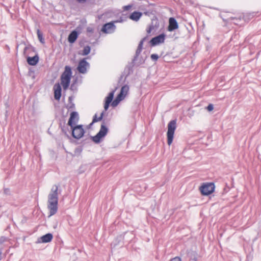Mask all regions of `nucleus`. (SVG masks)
I'll list each match as a JSON object with an SVG mask.
<instances>
[{
    "mask_svg": "<svg viewBox=\"0 0 261 261\" xmlns=\"http://www.w3.org/2000/svg\"><path fill=\"white\" fill-rule=\"evenodd\" d=\"M2 249L1 248H0V260L2 258Z\"/></svg>",
    "mask_w": 261,
    "mask_h": 261,
    "instance_id": "nucleus-47",
    "label": "nucleus"
},
{
    "mask_svg": "<svg viewBox=\"0 0 261 261\" xmlns=\"http://www.w3.org/2000/svg\"><path fill=\"white\" fill-rule=\"evenodd\" d=\"M80 33L76 30L72 31L68 37V41L70 44L74 43L77 40Z\"/></svg>",
    "mask_w": 261,
    "mask_h": 261,
    "instance_id": "nucleus-15",
    "label": "nucleus"
},
{
    "mask_svg": "<svg viewBox=\"0 0 261 261\" xmlns=\"http://www.w3.org/2000/svg\"><path fill=\"white\" fill-rule=\"evenodd\" d=\"M61 84L62 85L63 89L66 90L69 87L70 85V83H61Z\"/></svg>",
    "mask_w": 261,
    "mask_h": 261,
    "instance_id": "nucleus-35",
    "label": "nucleus"
},
{
    "mask_svg": "<svg viewBox=\"0 0 261 261\" xmlns=\"http://www.w3.org/2000/svg\"><path fill=\"white\" fill-rule=\"evenodd\" d=\"M54 98L57 100H60L62 96V87L59 83H56L53 87Z\"/></svg>",
    "mask_w": 261,
    "mask_h": 261,
    "instance_id": "nucleus-12",
    "label": "nucleus"
},
{
    "mask_svg": "<svg viewBox=\"0 0 261 261\" xmlns=\"http://www.w3.org/2000/svg\"><path fill=\"white\" fill-rule=\"evenodd\" d=\"M74 96H70L68 97V103L66 106V108L68 111H71L75 109V104L73 102Z\"/></svg>",
    "mask_w": 261,
    "mask_h": 261,
    "instance_id": "nucleus-24",
    "label": "nucleus"
},
{
    "mask_svg": "<svg viewBox=\"0 0 261 261\" xmlns=\"http://www.w3.org/2000/svg\"><path fill=\"white\" fill-rule=\"evenodd\" d=\"M136 61L134 60V58H133L132 62L130 63H129L128 64V65L126 66V67L124 69L123 74L120 76V77L119 79V80L118 82L119 85H121V80H122L124 76H125V77H124V79L123 81V83L125 82L126 77L133 72V71H134L133 68L135 65Z\"/></svg>",
    "mask_w": 261,
    "mask_h": 261,
    "instance_id": "nucleus-6",
    "label": "nucleus"
},
{
    "mask_svg": "<svg viewBox=\"0 0 261 261\" xmlns=\"http://www.w3.org/2000/svg\"><path fill=\"white\" fill-rule=\"evenodd\" d=\"M72 136L76 139H81L84 135L85 131L82 124L74 125L70 127Z\"/></svg>",
    "mask_w": 261,
    "mask_h": 261,
    "instance_id": "nucleus-5",
    "label": "nucleus"
},
{
    "mask_svg": "<svg viewBox=\"0 0 261 261\" xmlns=\"http://www.w3.org/2000/svg\"><path fill=\"white\" fill-rule=\"evenodd\" d=\"M101 121L99 117H97V114H95L93 117V123H96L97 122Z\"/></svg>",
    "mask_w": 261,
    "mask_h": 261,
    "instance_id": "nucleus-34",
    "label": "nucleus"
},
{
    "mask_svg": "<svg viewBox=\"0 0 261 261\" xmlns=\"http://www.w3.org/2000/svg\"><path fill=\"white\" fill-rule=\"evenodd\" d=\"M244 18V16L240 15L238 16L230 17L227 19L226 21H232L234 24L238 25L239 22Z\"/></svg>",
    "mask_w": 261,
    "mask_h": 261,
    "instance_id": "nucleus-21",
    "label": "nucleus"
},
{
    "mask_svg": "<svg viewBox=\"0 0 261 261\" xmlns=\"http://www.w3.org/2000/svg\"><path fill=\"white\" fill-rule=\"evenodd\" d=\"M89 66L90 64L86 61V58H83L80 61L77 69L80 73L84 74L87 72V67Z\"/></svg>",
    "mask_w": 261,
    "mask_h": 261,
    "instance_id": "nucleus-8",
    "label": "nucleus"
},
{
    "mask_svg": "<svg viewBox=\"0 0 261 261\" xmlns=\"http://www.w3.org/2000/svg\"><path fill=\"white\" fill-rule=\"evenodd\" d=\"M176 128V120L174 119L169 122L168 124V131L167 133V143L170 145L173 142L174 132Z\"/></svg>",
    "mask_w": 261,
    "mask_h": 261,
    "instance_id": "nucleus-3",
    "label": "nucleus"
},
{
    "mask_svg": "<svg viewBox=\"0 0 261 261\" xmlns=\"http://www.w3.org/2000/svg\"><path fill=\"white\" fill-rule=\"evenodd\" d=\"M4 193L5 194L9 195L10 194V189L9 188H4Z\"/></svg>",
    "mask_w": 261,
    "mask_h": 261,
    "instance_id": "nucleus-40",
    "label": "nucleus"
},
{
    "mask_svg": "<svg viewBox=\"0 0 261 261\" xmlns=\"http://www.w3.org/2000/svg\"><path fill=\"white\" fill-rule=\"evenodd\" d=\"M37 34L38 38L39 40V41L42 43L44 44L45 43V40L43 38V33L40 31L39 29H38L37 31Z\"/></svg>",
    "mask_w": 261,
    "mask_h": 261,
    "instance_id": "nucleus-28",
    "label": "nucleus"
},
{
    "mask_svg": "<svg viewBox=\"0 0 261 261\" xmlns=\"http://www.w3.org/2000/svg\"><path fill=\"white\" fill-rule=\"evenodd\" d=\"M105 113V111H103L99 117L102 121L100 130L95 136H90L91 139L96 144L100 143L102 141L103 139L106 136L109 132L108 127L106 126V123L109 121L107 120L106 121L105 119H103Z\"/></svg>",
    "mask_w": 261,
    "mask_h": 261,
    "instance_id": "nucleus-2",
    "label": "nucleus"
},
{
    "mask_svg": "<svg viewBox=\"0 0 261 261\" xmlns=\"http://www.w3.org/2000/svg\"><path fill=\"white\" fill-rule=\"evenodd\" d=\"M147 58V56H145L144 57L142 56L140 57V58L138 60V62L137 63V65L140 66V65L144 64Z\"/></svg>",
    "mask_w": 261,
    "mask_h": 261,
    "instance_id": "nucleus-30",
    "label": "nucleus"
},
{
    "mask_svg": "<svg viewBox=\"0 0 261 261\" xmlns=\"http://www.w3.org/2000/svg\"><path fill=\"white\" fill-rule=\"evenodd\" d=\"M71 78L68 76H65L63 75L61 76V83H70Z\"/></svg>",
    "mask_w": 261,
    "mask_h": 261,
    "instance_id": "nucleus-31",
    "label": "nucleus"
},
{
    "mask_svg": "<svg viewBox=\"0 0 261 261\" xmlns=\"http://www.w3.org/2000/svg\"><path fill=\"white\" fill-rule=\"evenodd\" d=\"M94 123H93V121H92V122H91V123L88 125V128L91 127L93 125V124Z\"/></svg>",
    "mask_w": 261,
    "mask_h": 261,
    "instance_id": "nucleus-48",
    "label": "nucleus"
},
{
    "mask_svg": "<svg viewBox=\"0 0 261 261\" xmlns=\"http://www.w3.org/2000/svg\"><path fill=\"white\" fill-rule=\"evenodd\" d=\"M30 50L31 51H35V48L31 45H29L25 47L23 50V54L25 55L27 54V51Z\"/></svg>",
    "mask_w": 261,
    "mask_h": 261,
    "instance_id": "nucleus-29",
    "label": "nucleus"
},
{
    "mask_svg": "<svg viewBox=\"0 0 261 261\" xmlns=\"http://www.w3.org/2000/svg\"><path fill=\"white\" fill-rule=\"evenodd\" d=\"M139 10L141 11L142 13V15L144 14L147 16H150L151 15L153 14V11L152 9L148 8L147 7L141 5L139 7Z\"/></svg>",
    "mask_w": 261,
    "mask_h": 261,
    "instance_id": "nucleus-20",
    "label": "nucleus"
},
{
    "mask_svg": "<svg viewBox=\"0 0 261 261\" xmlns=\"http://www.w3.org/2000/svg\"><path fill=\"white\" fill-rule=\"evenodd\" d=\"M123 99V98L121 97V96L118 94L116 98L113 101H112V106L113 107L117 106Z\"/></svg>",
    "mask_w": 261,
    "mask_h": 261,
    "instance_id": "nucleus-27",
    "label": "nucleus"
},
{
    "mask_svg": "<svg viewBox=\"0 0 261 261\" xmlns=\"http://www.w3.org/2000/svg\"><path fill=\"white\" fill-rule=\"evenodd\" d=\"M150 58L153 61L156 62L159 58V56L158 54H153L151 55Z\"/></svg>",
    "mask_w": 261,
    "mask_h": 261,
    "instance_id": "nucleus-33",
    "label": "nucleus"
},
{
    "mask_svg": "<svg viewBox=\"0 0 261 261\" xmlns=\"http://www.w3.org/2000/svg\"><path fill=\"white\" fill-rule=\"evenodd\" d=\"M87 41L85 39H83L82 40H80L79 41V45L81 46V47H83L84 46V44L87 42Z\"/></svg>",
    "mask_w": 261,
    "mask_h": 261,
    "instance_id": "nucleus-37",
    "label": "nucleus"
},
{
    "mask_svg": "<svg viewBox=\"0 0 261 261\" xmlns=\"http://www.w3.org/2000/svg\"><path fill=\"white\" fill-rule=\"evenodd\" d=\"M206 109L209 111L211 112L214 109V105L212 103H210L206 107Z\"/></svg>",
    "mask_w": 261,
    "mask_h": 261,
    "instance_id": "nucleus-36",
    "label": "nucleus"
},
{
    "mask_svg": "<svg viewBox=\"0 0 261 261\" xmlns=\"http://www.w3.org/2000/svg\"><path fill=\"white\" fill-rule=\"evenodd\" d=\"M126 234L130 236L131 238H133L134 237V234L133 231L125 232L123 234H120L117 236L115 241L111 244V246L115 247L116 246L118 245L121 241L124 239V237Z\"/></svg>",
    "mask_w": 261,
    "mask_h": 261,
    "instance_id": "nucleus-11",
    "label": "nucleus"
},
{
    "mask_svg": "<svg viewBox=\"0 0 261 261\" xmlns=\"http://www.w3.org/2000/svg\"><path fill=\"white\" fill-rule=\"evenodd\" d=\"M29 75L32 76L33 79L35 78V71L33 70L29 69Z\"/></svg>",
    "mask_w": 261,
    "mask_h": 261,
    "instance_id": "nucleus-39",
    "label": "nucleus"
},
{
    "mask_svg": "<svg viewBox=\"0 0 261 261\" xmlns=\"http://www.w3.org/2000/svg\"><path fill=\"white\" fill-rule=\"evenodd\" d=\"M215 189V185L214 182L203 183L200 187L199 190L203 196H208L212 194Z\"/></svg>",
    "mask_w": 261,
    "mask_h": 261,
    "instance_id": "nucleus-4",
    "label": "nucleus"
},
{
    "mask_svg": "<svg viewBox=\"0 0 261 261\" xmlns=\"http://www.w3.org/2000/svg\"><path fill=\"white\" fill-rule=\"evenodd\" d=\"M8 238L5 236H2L0 237V244H2L4 242L7 241Z\"/></svg>",
    "mask_w": 261,
    "mask_h": 261,
    "instance_id": "nucleus-38",
    "label": "nucleus"
},
{
    "mask_svg": "<svg viewBox=\"0 0 261 261\" xmlns=\"http://www.w3.org/2000/svg\"><path fill=\"white\" fill-rule=\"evenodd\" d=\"M88 36H89V37H91V35H90V34H88Z\"/></svg>",
    "mask_w": 261,
    "mask_h": 261,
    "instance_id": "nucleus-51",
    "label": "nucleus"
},
{
    "mask_svg": "<svg viewBox=\"0 0 261 261\" xmlns=\"http://www.w3.org/2000/svg\"><path fill=\"white\" fill-rule=\"evenodd\" d=\"M116 25L114 21L104 24L102 27L101 31L106 34H111L115 32Z\"/></svg>",
    "mask_w": 261,
    "mask_h": 261,
    "instance_id": "nucleus-7",
    "label": "nucleus"
},
{
    "mask_svg": "<svg viewBox=\"0 0 261 261\" xmlns=\"http://www.w3.org/2000/svg\"><path fill=\"white\" fill-rule=\"evenodd\" d=\"M91 48L89 45L84 46L82 51H80L79 54L83 56H87L91 51Z\"/></svg>",
    "mask_w": 261,
    "mask_h": 261,
    "instance_id": "nucleus-25",
    "label": "nucleus"
},
{
    "mask_svg": "<svg viewBox=\"0 0 261 261\" xmlns=\"http://www.w3.org/2000/svg\"><path fill=\"white\" fill-rule=\"evenodd\" d=\"M129 90V87L127 85H123L121 88L120 93L118 94L119 95L121 96V97L124 98L127 92Z\"/></svg>",
    "mask_w": 261,
    "mask_h": 261,
    "instance_id": "nucleus-23",
    "label": "nucleus"
},
{
    "mask_svg": "<svg viewBox=\"0 0 261 261\" xmlns=\"http://www.w3.org/2000/svg\"><path fill=\"white\" fill-rule=\"evenodd\" d=\"M115 90L116 89H115V90L112 91L111 92H110L109 95L106 97L105 102L104 104V111H105V112L108 110V109L110 107V103L113 101V99L114 98V93L115 92Z\"/></svg>",
    "mask_w": 261,
    "mask_h": 261,
    "instance_id": "nucleus-13",
    "label": "nucleus"
},
{
    "mask_svg": "<svg viewBox=\"0 0 261 261\" xmlns=\"http://www.w3.org/2000/svg\"><path fill=\"white\" fill-rule=\"evenodd\" d=\"M65 135H66L68 137H69V136H68V135L66 133V132H65Z\"/></svg>",
    "mask_w": 261,
    "mask_h": 261,
    "instance_id": "nucleus-50",
    "label": "nucleus"
},
{
    "mask_svg": "<svg viewBox=\"0 0 261 261\" xmlns=\"http://www.w3.org/2000/svg\"><path fill=\"white\" fill-rule=\"evenodd\" d=\"M142 16V13L141 12L134 11L129 15V18L132 20L137 21L140 19Z\"/></svg>",
    "mask_w": 261,
    "mask_h": 261,
    "instance_id": "nucleus-22",
    "label": "nucleus"
},
{
    "mask_svg": "<svg viewBox=\"0 0 261 261\" xmlns=\"http://www.w3.org/2000/svg\"><path fill=\"white\" fill-rule=\"evenodd\" d=\"M122 21H123V20L122 19V18H120V19L119 20H117V21H116L115 22H122Z\"/></svg>",
    "mask_w": 261,
    "mask_h": 261,
    "instance_id": "nucleus-49",
    "label": "nucleus"
},
{
    "mask_svg": "<svg viewBox=\"0 0 261 261\" xmlns=\"http://www.w3.org/2000/svg\"><path fill=\"white\" fill-rule=\"evenodd\" d=\"M80 3H84L86 2L87 0H76Z\"/></svg>",
    "mask_w": 261,
    "mask_h": 261,
    "instance_id": "nucleus-46",
    "label": "nucleus"
},
{
    "mask_svg": "<svg viewBox=\"0 0 261 261\" xmlns=\"http://www.w3.org/2000/svg\"><path fill=\"white\" fill-rule=\"evenodd\" d=\"M72 73L71 68L69 66H66L65 70L61 75L71 77Z\"/></svg>",
    "mask_w": 261,
    "mask_h": 261,
    "instance_id": "nucleus-26",
    "label": "nucleus"
},
{
    "mask_svg": "<svg viewBox=\"0 0 261 261\" xmlns=\"http://www.w3.org/2000/svg\"><path fill=\"white\" fill-rule=\"evenodd\" d=\"M154 29V27L153 25H151L149 27V28L147 29L146 31L147 33H150L151 31Z\"/></svg>",
    "mask_w": 261,
    "mask_h": 261,
    "instance_id": "nucleus-41",
    "label": "nucleus"
},
{
    "mask_svg": "<svg viewBox=\"0 0 261 261\" xmlns=\"http://www.w3.org/2000/svg\"><path fill=\"white\" fill-rule=\"evenodd\" d=\"M76 80H75L71 85L70 89L73 91H77V87L76 85Z\"/></svg>",
    "mask_w": 261,
    "mask_h": 261,
    "instance_id": "nucleus-32",
    "label": "nucleus"
},
{
    "mask_svg": "<svg viewBox=\"0 0 261 261\" xmlns=\"http://www.w3.org/2000/svg\"><path fill=\"white\" fill-rule=\"evenodd\" d=\"M53 239V236L51 233H48L38 238V243H47L50 242Z\"/></svg>",
    "mask_w": 261,
    "mask_h": 261,
    "instance_id": "nucleus-16",
    "label": "nucleus"
},
{
    "mask_svg": "<svg viewBox=\"0 0 261 261\" xmlns=\"http://www.w3.org/2000/svg\"><path fill=\"white\" fill-rule=\"evenodd\" d=\"M146 37H144L143 38H142V39L140 41L139 45L138 46L137 49L136 51L135 55L134 57V61L138 60V58L142 50L143 43L146 40Z\"/></svg>",
    "mask_w": 261,
    "mask_h": 261,
    "instance_id": "nucleus-17",
    "label": "nucleus"
},
{
    "mask_svg": "<svg viewBox=\"0 0 261 261\" xmlns=\"http://www.w3.org/2000/svg\"><path fill=\"white\" fill-rule=\"evenodd\" d=\"M166 35L162 33L155 37H153L150 41L151 46H154L160 43H164L165 40Z\"/></svg>",
    "mask_w": 261,
    "mask_h": 261,
    "instance_id": "nucleus-9",
    "label": "nucleus"
},
{
    "mask_svg": "<svg viewBox=\"0 0 261 261\" xmlns=\"http://www.w3.org/2000/svg\"><path fill=\"white\" fill-rule=\"evenodd\" d=\"M146 37H144L143 38H142V39L140 41L139 45L138 46L137 49L136 51L135 55L134 57V61L138 60V58L142 50L143 43L146 40Z\"/></svg>",
    "mask_w": 261,
    "mask_h": 261,
    "instance_id": "nucleus-18",
    "label": "nucleus"
},
{
    "mask_svg": "<svg viewBox=\"0 0 261 261\" xmlns=\"http://www.w3.org/2000/svg\"><path fill=\"white\" fill-rule=\"evenodd\" d=\"M39 60V57L37 54L33 57L28 56L27 57V61L30 65L35 66L38 64Z\"/></svg>",
    "mask_w": 261,
    "mask_h": 261,
    "instance_id": "nucleus-19",
    "label": "nucleus"
},
{
    "mask_svg": "<svg viewBox=\"0 0 261 261\" xmlns=\"http://www.w3.org/2000/svg\"><path fill=\"white\" fill-rule=\"evenodd\" d=\"M58 190L59 186L54 185L48 195L47 208L49 211V216L55 215L58 211Z\"/></svg>",
    "mask_w": 261,
    "mask_h": 261,
    "instance_id": "nucleus-1",
    "label": "nucleus"
},
{
    "mask_svg": "<svg viewBox=\"0 0 261 261\" xmlns=\"http://www.w3.org/2000/svg\"><path fill=\"white\" fill-rule=\"evenodd\" d=\"M87 32L88 33H92L94 32V29L91 27H87Z\"/></svg>",
    "mask_w": 261,
    "mask_h": 261,
    "instance_id": "nucleus-42",
    "label": "nucleus"
},
{
    "mask_svg": "<svg viewBox=\"0 0 261 261\" xmlns=\"http://www.w3.org/2000/svg\"><path fill=\"white\" fill-rule=\"evenodd\" d=\"M178 24L176 19L174 17H170L169 19V25L167 30L169 32H172L178 28Z\"/></svg>",
    "mask_w": 261,
    "mask_h": 261,
    "instance_id": "nucleus-14",
    "label": "nucleus"
},
{
    "mask_svg": "<svg viewBox=\"0 0 261 261\" xmlns=\"http://www.w3.org/2000/svg\"><path fill=\"white\" fill-rule=\"evenodd\" d=\"M170 261H181L180 257L178 256H176L170 259Z\"/></svg>",
    "mask_w": 261,
    "mask_h": 261,
    "instance_id": "nucleus-43",
    "label": "nucleus"
},
{
    "mask_svg": "<svg viewBox=\"0 0 261 261\" xmlns=\"http://www.w3.org/2000/svg\"><path fill=\"white\" fill-rule=\"evenodd\" d=\"M130 8H131V6H130V5H127V6H125L124 7V8H124V9L125 10H129Z\"/></svg>",
    "mask_w": 261,
    "mask_h": 261,
    "instance_id": "nucleus-45",
    "label": "nucleus"
},
{
    "mask_svg": "<svg viewBox=\"0 0 261 261\" xmlns=\"http://www.w3.org/2000/svg\"><path fill=\"white\" fill-rule=\"evenodd\" d=\"M79 120V116L78 113L76 111H73L70 114L68 125L70 127H72V125H75L77 123Z\"/></svg>",
    "mask_w": 261,
    "mask_h": 261,
    "instance_id": "nucleus-10",
    "label": "nucleus"
},
{
    "mask_svg": "<svg viewBox=\"0 0 261 261\" xmlns=\"http://www.w3.org/2000/svg\"><path fill=\"white\" fill-rule=\"evenodd\" d=\"M82 148H76V149L75 150L74 152H75V153H77V152H78V153H81V152H82Z\"/></svg>",
    "mask_w": 261,
    "mask_h": 261,
    "instance_id": "nucleus-44",
    "label": "nucleus"
}]
</instances>
